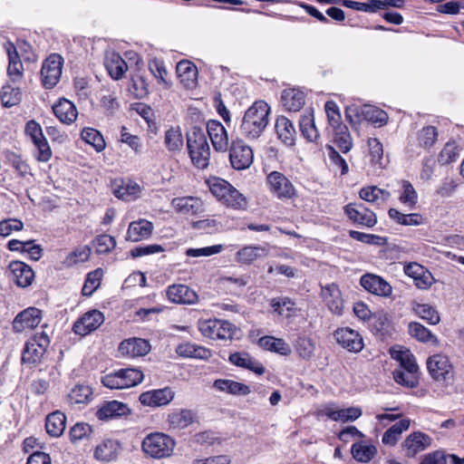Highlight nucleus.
Returning <instances> with one entry per match:
<instances>
[{
    "label": "nucleus",
    "instance_id": "43",
    "mask_svg": "<svg viewBox=\"0 0 464 464\" xmlns=\"http://www.w3.org/2000/svg\"><path fill=\"white\" fill-rule=\"evenodd\" d=\"M270 305L274 313L285 318H290L295 313V302L286 296L272 298Z\"/></svg>",
    "mask_w": 464,
    "mask_h": 464
},
{
    "label": "nucleus",
    "instance_id": "20",
    "mask_svg": "<svg viewBox=\"0 0 464 464\" xmlns=\"http://www.w3.org/2000/svg\"><path fill=\"white\" fill-rule=\"evenodd\" d=\"M41 322V311L35 307H29L20 312L13 322L15 332H22L26 328H34Z\"/></svg>",
    "mask_w": 464,
    "mask_h": 464
},
{
    "label": "nucleus",
    "instance_id": "3",
    "mask_svg": "<svg viewBox=\"0 0 464 464\" xmlns=\"http://www.w3.org/2000/svg\"><path fill=\"white\" fill-rule=\"evenodd\" d=\"M143 372L135 368H123L102 377V383L109 389H127L143 381Z\"/></svg>",
    "mask_w": 464,
    "mask_h": 464
},
{
    "label": "nucleus",
    "instance_id": "55",
    "mask_svg": "<svg viewBox=\"0 0 464 464\" xmlns=\"http://www.w3.org/2000/svg\"><path fill=\"white\" fill-rule=\"evenodd\" d=\"M222 203L228 208L237 210L246 209L247 207L246 198L240 193L235 187H232Z\"/></svg>",
    "mask_w": 464,
    "mask_h": 464
},
{
    "label": "nucleus",
    "instance_id": "9",
    "mask_svg": "<svg viewBox=\"0 0 464 464\" xmlns=\"http://www.w3.org/2000/svg\"><path fill=\"white\" fill-rule=\"evenodd\" d=\"M336 343L350 353H359L364 347L362 336L350 327L338 328L334 332Z\"/></svg>",
    "mask_w": 464,
    "mask_h": 464
},
{
    "label": "nucleus",
    "instance_id": "19",
    "mask_svg": "<svg viewBox=\"0 0 464 464\" xmlns=\"http://www.w3.org/2000/svg\"><path fill=\"white\" fill-rule=\"evenodd\" d=\"M207 132L215 150L223 152L227 150V132L220 121L217 120H209L207 122Z\"/></svg>",
    "mask_w": 464,
    "mask_h": 464
},
{
    "label": "nucleus",
    "instance_id": "12",
    "mask_svg": "<svg viewBox=\"0 0 464 464\" xmlns=\"http://www.w3.org/2000/svg\"><path fill=\"white\" fill-rule=\"evenodd\" d=\"M427 368L431 377L438 382L447 381L452 376V365L443 354H434L427 360Z\"/></svg>",
    "mask_w": 464,
    "mask_h": 464
},
{
    "label": "nucleus",
    "instance_id": "23",
    "mask_svg": "<svg viewBox=\"0 0 464 464\" xmlns=\"http://www.w3.org/2000/svg\"><path fill=\"white\" fill-rule=\"evenodd\" d=\"M119 351L123 355L143 356L150 351V344L145 339L134 337L122 341L119 345Z\"/></svg>",
    "mask_w": 464,
    "mask_h": 464
},
{
    "label": "nucleus",
    "instance_id": "18",
    "mask_svg": "<svg viewBox=\"0 0 464 464\" xmlns=\"http://www.w3.org/2000/svg\"><path fill=\"white\" fill-rule=\"evenodd\" d=\"M131 413L128 404L118 401H105L96 411V417L101 420H108L127 417Z\"/></svg>",
    "mask_w": 464,
    "mask_h": 464
},
{
    "label": "nucleus",
    "instance_id": "13",
    "mask_svg": "<svg viewBox=\"0 0 464 464\" xmlns=\"http://www.w3.org/2000/svg\"><path fill=\"white\" fill-rule=\"evenodd\" d=\"M104 321L103 314L98 310L85 313L72 326L74 334L85 336L95 331Z\"/></svg>",
    "mask_w": 464,
    "mask_h": 464
},
{
    "label": "nucleus",
    "instance_id": "44",
    "mask_svg": "<svg viewBox=\"0 0 464 464\" xmlns=\"http://www.w3.org/2000/svg\"><path fill=\"white\" fill-rule=\"evenodd\" d=\"M5 49L9 61L7 67V72L9 76L14 79L21 77L23 74L24 67L15 46L13 44L9 43L5 46Z\"/></svg>",
    "mask_w": 464,
    "mask_h": 464
},
{
    "label": "nucleus",
    "instance_id": "14",
    "mask_svg": "<svg viewBox=\"0 0 464 464\" xmlns=\"http://www.w3.org/2000/svg\"><path fill=\"white\" fill-rule=\"evenodd\" d=\"M174 395L171 388L165 387L142 392L139 401L144 406L161 407L168 405L174 399Z\"/></svg>",
    "mask_w": 464,
    "mask_h": 464
},
{
    "label": "nucleus",
    "instance_id": "51",
    "mask_svg": "<svg viewBox=\"0 0 464 464\" xmlns=\"http://www.w3.org/2000/svg\"><path fill=\"white\" fill-rule=\"evenodd\" d=\"M351 452L357 461L368 462L374 457L377 452V449L373 445L354 443L352 446Z\"/></svg>",
    "mask_w": 464,
    "mask_h": 464
},
{
    "label": "nucleus",
    "instance_id": "61",
    "mask_svg": "<svg viewBox=\"0 0 464 464\" xmlns=\"http://www.w3.org/2000/svg\"><path fill=\"white\" fill-rule=\"evenodd\" d=\"M8 163L16 170L19 176L25 177L31 174V168L23 157L14 152H9L6 155Z\"/></svg>",
    "mask_w": 464,
    "mask_h": 464
},
{
    "label": "nucleus",
    "instance_id": "57",
    "mask_svg": "<svg viewBox=\"0 0 464 464\" xmlns=\"http://www.w3.org/2000/svg\"><path fill=\"white\" fill-rule=\"evenodd\" d=\"M22 93L19 88L10 85L4 86L0 92L2 105L6 108L13 107L21 102Z\"/></svg>",
    "mask_w": 464,
    "mask_h": 464
},
{
    "label": "nucleus",
    "instance_id": "4",
    "mask_svg": "<svg viewBox=\"0 0 464 464\" xmlns=\"http://www.w3.org/2000/svg\"><path fill=\"white\" fill-rule=\"evenodd\" d=\"M175 440L167 434L154 432L147 435L142 441L143 451L153 459L169 457L175 448Z\"/></svg>",
    "mask_w": 464,
    "mask_h": 464
},
{
    "label": "nucleus",
    "instance_id": "59",
    "mask_svg": "<svg viewBox=\"0 0 464 464\" xmlns=\"http://www.w3.org/2000/svg\"><path fill=\"white\" fill-rule=\"evenodd\" d=\"M103 272L101 268H97L88 273L84 285L82 289V294L84 296H91L93 292L99 287Z\"/></svg>",
    "mask_w": 464,
    "mask_h": 464
},
{
    "label": "nucleus",
    "instance_id": "39",
    "mask_svg": "<svg viewBox=\"0 0 464 464\" xmlns=\"http://www.w3.org/2000/svg\"><path fill=\"white\" fill-rule=\"evenodd\" d=\"M258 344L266 351L277 353L281 355H288L291 353L290 346L281 338L263 336L259 338Z\"/></svg>",
    "mask_w": 464,
    "mask_h": 464
},
{
    "label": "nucleus",
    "instance_id": "48",
    "mask_svg": "<svg viewBox=\"0 0 464 464\" xmlns=\"http://www.w3.org/2000/svg\"><path fill=\"white\" fill-rule=\"evenodd\" d=\"M390 218L402 226H419L423 224V218L419 213L402 214L396 208L388 211Z\"/></svg>",
    "mask_w": 464,
    "mask_h": 464
},
{
    "label": "nucleus",
    "instance_id": "46",
    "mask_svg": "<svg viewBox=\"0 0 464 464\" xmlns=\"http://www.w3.org/2000/svg\"><path fill=\"white\" fill-rule=\"evenodd\" d=\"M362 120L379 124L382 126L388 121L387 113L372 105L364 104L361 106Z\"/></svg>",
    "mask_w": 464,
    "mask_h": 464
},
{
    "label": "nucleus",
    "instance_id": "1",
    "mask_svg": "<svg viewBox=\"0 0 464 464\" xmlns=\"http://www.w3.org/2000/svg\"><path fill=\"white\" fill-rule=\"evenodd\" d=\"M270 107L264 101L254 102L245 112L239 126V133L247 140H256L268 124Z\"/></svg>",
    "mask_w": 464,
    "mask_h": 464
},
{
    "label": "nucleus",
    "instance_id": "47",
    "mask_svg": "<svg viewBox=\"0 0 464 464\" xmlns=\"http://www.w3.org/2000/svg\"><path fill=\"white\" fill-rule=\"evenodd\" d=\"M81 138L83 141L92 145L97 152L102 151L106 147L102 134L96 129L83 128L81 132Z\"/></svg>",
    "mask_w": 464,
    "mask_h": 464
},
{
    "label": "nucleus",
    "instance_id": "54",
    "mask_svg": "<svg viewBox=\"0 0 464 464\" xmlns=\"http://www.w3.org/2000/svg\"><path fill=\"white\" fill-rule=\"evenodd\" d=\"M210 192L220 202L227 197V192L232 188V185L220 178H214L208 181Z\"/></svg>",
    "mask_w": 464,
    "mask_h": 464
},
{
    "label": "nucleus",
    "instance_id": "35",
    "mask_svg": "<svg viewBox=\"0 0 464 464\" xmlns=\"http://www.w3.org/2000/svg\"><path fill=\"white\" fill-rule=\"evenodd\" d=\"M213 387L223 392H227L232 395H247L250 393V387L233 380L228 379H218L214 382Z\"/></svg>",
    "mask_w": 464,
    "mask_h": 464
},
{
    "label": "nucleus",
    "instance_id": "17",
    "mask_svg": "<svg viewBox=\"0 0 464 464\" xmlns=\"http://www.w3.org/2000/svg\"><path fill=\"white\" fill-rule=\"evenodd\" d=\"M321 296L325 305L334 314H343V300L341 290L336 284H330L322 287Z\"/></svg>",
    "mask_w": 464,
    "mask_h": 464
},
{
    "label": "nucleus",
    "instance_id": "52",
    "mask_svg": "<svg viewBox=\"0 0 464 464\" xmlns=\"http://www.w3.org/2000/svg\"><path fill=\"white\" fill-rule=\"evenodd\" d=\"M340 5L344 7L366 13H375L380 10L381 0H368L367 2H356L353 0H342Z\"/></svg>",
    "mask_w": 464,
    "mask_h": 464
},
{
    "label": "nucleus",
    "instance_id": "53",
    "mask_svg": "<svg viewBox=\"0 0 464 464\" xmlns=\"http://www.w3.org/2000/svg\"><path fill=\"white\" fill-rule=\"evenodd\" d=\"M438 139V131L434 126L429 125L419 130L417 135L418 144L424 150L430 149Z\"/></svg>",
    "mask_w": 464,
    "mask_h": 464
},
{
    "label": "nucleus",
    "instance_id": "63",
    "mask_svg": "<svg viewBox=\"0 0 464 464\" xmlns=\"http://www.w3.org/2000/svg\"><path fill=\"white\" fill-rule=\"evenodd\" d=\"M129 91L137 99H142L149 94L148 83L143 76L137 75L132 77L129 85Z\"/></svg>",
    "mask_w": 464,
    "mask_h": 464
},
{
    "label": "nucleus",
    "instance_id": "11",
    "mask_svg": "<svg viewBox=\"0 0 464 464\" xmlns=\"http://www.w3.org/2000/svg\"><path fill=\"white\" fill-rule=\"evenodd\" d=\"M432 442V439L421 431H413L409 434L401 443V448L405 451V456L414 458L418 453L428 449Z\"/></svg>",
    "mask_w": 464,
    "mask_h": 464
},
{
    "label": "nucleus",
    "instance_id": "27",
    "mask_svg": "<svg viewBox=\"0 0 464 464\" xmlns=\"http://www.w3.org/2000/svg\"><path fill=\"white\" fill-rule=\"evenodd\" d=\"M268 255V250L262 246H245L236 253V261L243 265H250L256 260L262 259Z\"/></svg>",
    "mask_w": 464,
    "mask_h": 464
},
{
    "label": "nucleus",
    "instance_id": "24",
    "mask_svg": "<svg viewBox=\"0 0 464 464\" xmlns=\"http://www.w3.org/2000/svg\"><path fill=\"white\" fill-rule=\"evenodd\" d=\"M121 450V447L117 440L107 439L96 446L94 458L99 461L110 462L118 458Z\"/></svg>",
    "mask_w": 464,
    "mask_h": 464
},
{
    "label": "nucleus",
    "instance_id": "36",
    "mask_svg": "<svg viewBox=\"0 0 464 464\" xmlns=\"http://www.w3.org/2000/svg\"><path fill=\"white\" fill-rule=\"evenodd\" d=\"M65 415L63 412L56 411L53 413L48 414L46 417V431L50 436L58 438L63 433L65 430Z\"/></svg>",
    "mask_w": 464,
    "mask_h": 464
},
{
    "label": "nucleus",
    "instance_id": "10",
    "mask_svg": "<svg viewBox=\"0 0 464 464\" xmlns=\"http://www.w3.org/2000/svg\"><path fill=\"white\" fill-rule=\"evenodd\" d=\"M267 184L269 190L280 199H289L295 195L292 182L281 172L272 171L268 174Z\"/></svg>",
    "mask_w": 464,
    "mask_h": 464
},
{
    "label": "nucleus",
    "instance_id": "42",
    "mask_svg": "<svg viewBox=\"0 0 464 464\" xmlns=\"http://www.w3.org/2000/svg\"><path fill=\"white\" fill-rule=\"evenodd\" d=\"M173 204L177 211L184 215H195L202 208L201 200L193 197L175 198Z\"/></svg>",
    "mask_w": 464,
    "mask_h": 464
},
{
    "label": "nucleus",
    "instance_id": "45",
    "mask_svg": "<svg viewBox=\"0 0 464 464\" xmlns=\"http://www.w3.org/2000/svg\"><path fill=\"white\" fill-rule=\"evenodd\" d=\"M300 131L308 141H316L319 138V132L314 125V114L307 112L301 116L299 121Z\"/></svg>",
    "mask_w": 464,
    "mask_h": 464
},
{
    "label": "nucleus",
    "instance_id": "7",
    "mask_svg": "<svg viewBox=\"0 0 464 464\" xmlns=\"http://www.w3.org/2000/svg\"><path fill=\"white\" fill-rule=\"evenodd\" d=\"M254 153L248 145L242 140H233L229 147V160L231 166L237 170L248 169L253 163Z\"/></svg>",
    "mask_w": 464,
    "mask_h": 464
},
{
    "label": "nucleus",
    "instance_id": "5",
    "mask_svg": "<svg viewBox=\"0 0 464 464\" xmlns=\"http://www.w3.org/2000/svg\"><path fill=\"white\" fill-rule=\"evenodd\" d=\"M199 332L212 340H231L236 327L227 321L208 319L198 322Z\"/></svg>",
    "mask_w": 464,
    "mask_h": 464
},
{
    "label": "nucleus",
    "instance_id": "58",
    "mask_svg": "<svg viewBox=\"0 0 464 464\" xmlns=\"http://www.w3.org/2000/svg\"><path fill=\"white\" fill-rule=\"evenodd\" d=\"M459 156V149L455 140L448 141L439 154L438 161L440 165H447L456 161Z\"/></svg>",
    "mask_w": 464,
    "mask_h": 464
},
{
    "label": "nucleus",
    "instance_id": "26",
    "mask_svg": "<svg viewBox=\"0 0 464 464\" xmlns=\"http://www.w3.org/2000/svg\"><path fill=\"white\" fill-rule=\"evenodd\" d=\"M229 362L238 367L247 369L258 375H262L266 369L262 363L245 352H237L229 355Z\"/></svg>",
    "mask_w": 464,
    "mask_h": 464
},
{
    "label": "nucleus",
    "instance_id": "6",
    "mask_svg": "<svg viewBox=\"0 0 464 464\" xmlns=\"http://www.w3.org/2000/svg\"><path fill=\"white\" fill-rule=\"evenodd\" d=\"M63 59L58 53H52L44 63L41 69L42 83L44 88L52 89L62 75Z\"/></svg>",
    "mask_w": 464,
    "mask_h": 464
},
{
    "label": "nucleus",
    "instance_id": "38",
    "mask_svg": "<svg viewBox=\"0 0 464 464\" xmlns=\"http://www.w3.org/2000/svg\"><path fill=\"white\" fill-rule=\"evenodd\" d=\"M334 142L343 153H347L353 147V139L345 124L333 127Z\"/></svg>",
    "mask_w": 464,
    "mask_h": 464
},
{
    "label": "nucleus",
    "instance_id": "16",
    "mask_svg": "<svg viewBox=\"0 0 464 464\" xmlns=\"http://www.w3.org/2000/svg\"><path fill=\"white\" fill-rule=\"evenodd\" d=\"M361 285L369 293L379 296H390L392 293V287L382 277L373 275L365 274L360 279Z\"/></svg>",
    "mask_w": 464,
    "mask_h": 464
},
{
    "label": "nucleus",
    "instance_id": "28",
    "mask_svg": "<svg viewBox=\"0 0 464 464\" xmlns=\"http://www.w3.org/2000/svg\"><path fill=\"white\" fill-rule=\"evenodd\" d=\"M196 414L192 410L175 409L168 416L171 429H185L195 421Z\"/></svg>",
    "mask_w": 464,
    "mask_h": 464
},
{
    "label": "nucleus",
    "instance_id": "30",
    "mask_svg": "<svg viewBox=\"0 0 464 464\" xmlns=\"http://www.w3.org/2000/svg\"><path fill=\"white\" fill-rule=\"evenodd\" d=\"M276 131L279 140L286 146L295 144V130L292 121L285 116H279L276 121Z\"/></svg>",
    "mask_w": 464,
    "mask_h": 464
},
{
    "label": "nucleus",
    "instance_id": "2",
    "mask_svg": "<svg viewBox=\"0 0 464 464\" xmlns=\"http://www.w3.org/2000/svg\"><path fill=\"white\" fill-rule=\"evenodd\" d=\"M187 148L195 167L204 169L209 165L210 148L200 127L193 126L187 132Z\"/></svg>",
    "mask_w": 464,
    "mask_h": 464
},
{
    "label": "nucleus",
    "instance_id": "49",
    "mask_svg": "<svg viewBox=\"0 0 464 464\" xmlns=\"http://www.w3.org/2000/svg\"><path fill=\"white\" fill-rule=\"evenodd\" d=\"M183 143V136L179 127H171L165 132L164 144L169 151H179Z\"/></svg>",
    "mask_w": 464,
    "mask_h": 464
},
{
    "label": "nucleus",
    "instance_id": "33",
    "mask_svg": "<svg viewBox=\"0 0 464 464\" xmlns=\"http://www.w3.org/2000/svg\"><path fill=\"white\" fill-rule=\"evenodd\" d=\"M324 414L331 420L335 421H353L359 419L362 411L358 407H349L346 409H334L332 407H326L324 409Z\"/></svg>",
    "mask_w": 464,
    "mask_h": 464
},
{
    "label": "nucleus",
    "instance_id": "64",
    "mask_svg": "<svg viewBox=\"0 0 464 464\" xmlns=\"http://www.w3.org/2000/svg\"><path fill=\"white\" fill-rule=\"evenodd\" d=\"M90 255L91 249L87 246L78 247L65 257L63 264L66 266H72L80 262L87 261Z\"/></svg>",
    "mask_w": 464,
    "mask_h": 464
},
{
    "label": "nucleus",
    "instance_id": "8",
    "mask_svg": "<svg viewBox=\"0 0 464 464\" xmlns=\"http://www.w3.org/2000/svg\"><path fill=\"white\" fill-rule=\"evenodd\" d=\"M343 211L347 218L358 226L372 227L377 223L376 214L362 203H349L344 206Z\"/></svg>",
    "mask_w": 464,
    "mask_h": 464
},
{
    "label": "nucleus",
    "instance_id": "62",
    "mask_svg": "<svg viewBox=\"0 0 464 464\" xmlns=\"http://www.w3.org/2000/svg\"><path fill=\"white\" fill-rule=\"evenodd\" d=\"M416 314L427 321L430 324H437L440 323V315L437 310L428 304H417L415 307Z\"/></svg>",
    "mask_w": 464,
    "mask_h": 464
},
{
    "label": "nucleus",
    "instance_id": "41",
    "mask_svg": "<svg viewBox=\"0 0 464 464\" xmlns=\"http://www.w3.org/2000/svg\"><path fill=\"white\" fill-rule=\"evenodd\" d=\"M359 196L364 201L380 205L390 198L391 193L376 186H368L360 189Z\"/></svg>",
    "mask_w": 464,
    "mask_h": 464
},
{
    "label": "nucleus",
    "instance_id": "15",
    "mask_svg": "<svg viewBox=\"0 0 464 464\" xmlns=\"http://www.w3.org/2000/svg\"><path fill=\"white\" fill-rule=\"evenodd\" d=\"M12 280L19 287H27L32 285L34 279V272L30 266L24 262L14 260L8 266Z\"/></svg>",
    "mask_w": 464,
    "mask_h": 464
},
{
    "label": "nucleus",
    "instance_id": "29",
    "mask_svg": "<svg viewBox=\"0 0 464 464\" xmlns=\"http://www.w3.org/2000/svg\"><path fill=\"white\" fill-rule=\"evenodd\" d=\"M304 93L297 89L284 90L281 94L283 107L288 111H298L304 104Z\"/></svg>",
    "mask_w": 464,
    "mask_h": 464
},
{
    "label": "nucleus",
    "instance_id": "34",
    "mask_svg": "<svg viewBox=\"0 0 464 464\" xmlns=\"http://www.w3.org/2000/svg\"><path fill=\"white\" fill-rule=\"evenodd\" d=\"M392 358L398 361L402 369L410 374H416L418 372V365L415 357L408 349H395L390 350Z\"/></svg>",
    "mask_w": 464,
    "mask_h": 464
},
{
    "label": "nucleus",
    "instance_id": "21",
    "mask_svg": "<svg viewBox=\"0 0 464 464\" xmlns=\"http://www.w3.org/2000/svg\"><path fill=\"white\" fill-rule=\"evenodd\" d=\"M169 300L175 304H192L198 301V295L186 285H172L167 289Z\"/></svg>",
    "mask_w": 464,
    "mask_h": 464
},
{
    "label": "nucleus",
    "instance_id": "22",
    "mask_svg": "<svg viewBox=\"0 0 464 464\" xmlns=\"http://www.w3.org/2000/svg\"><path fill=\"white\" fill-rule=\"evenodd\" d=\"M154 229L152 222L140 218L139 220L130 223L126 239L131 242H138L140 240L148 239Z\"/></svg>",
    "mask_w": 464,
    "mask_h": 464
},
{
    "label": "nucleus",
    "instance_id": "32",
    "mask_svg": "<svg viewBox=\"0 0 464 464\" xmlns=\"http://www.w3.org/2000/svg\"><path fill=\"white\" fill-rule=\"evenodd\" d=\"M176 353L179 356L184 358L208 360L211 357L209 349L191 343H180L177 346Z\"/></svg>",
    "mask_w": 464,
    "mask_h": 464
},
{
    "label": "nucleus",
    "instance_id": "60",
    "mask_svg": "<svg viewBox=\"0 0 464 464\" xmlns=\"http://www.w3.org/2000/svg\"><path fill=\"white\" fill-rule=\"evenodd\" d=\"M401 189L400 201L410 208H414L418 202V194L412 184L408 180H402Z\"/></svg>",
    "mask_w": 464,
    "mask_h": 464
},
{
    "label": "nucleus",
    "instance_id": "37",
    "mask_svg": "<svg viewBox=\"0 0 464 464\" xmlns=\"http://www.w3.org/2000/svg\"><path fill=\"white\" fill-rule=\"evenodd\" d=\"M411 425V420L409 419H402L393 425H392L382 435V442L387 446H394L401 433L407 430H409Z\"/></svg>",
    "mask_w": 464,
    "mask_h": 464
},
{
    "label": "nucleus",
    "instance_id": "25",
    "mask_svg": "<svg viewBox=\"0 0 464 464\" xmlns=\"http://www.w3.org/2000/svg\"><path fill=\"white\" fill-rule=\"evenodd\" d=\"M53 111L59 121L65 124H72L78 116V111L74 103L65 98L60 99L53 106Z\"/></svg>",
    "mask_w": 464,
    "mask_h": 464
},
{
    "label": "nucleus",
    "instance_id": "40",
    "mask_svg": "<svg viewBox=\"0 0 464 464\" xmlns=\"http://www.w3.org/2000/svg\"><path fill=\"white\" fill-rule=\"evenodd\" d=\"M105 66L109 74L114 80H120L128 69L126 62L119 53H115L106 58Z\"/></svg>",
    "mask_w": 464,
    "mask_h": 464
},
{
    "label": "nucleus",
    "instance_id": "50",
    "mask_svg": "<svg viewBox=\"0 0 464 464\" xmlns=\"http://www.w3.org/2000/svg\"><path fill=\"white\" fill-rule=\"evenodd\" d=\"M92 391L90 386L79 384L74 386L67 395L70 404L87 403L90 401Z\"/></svg>",
    "mask_w": 464,
    "mask_h": 464
},
{
    "label": "nucleus",
    "instance_id": "31",
    "mask_svg": "<svg viewBox=\"0 0 464 464\" xmlns=\"http://www.w3.org/2000/svg\"><path fill=\"white\" fill-rule=\"evenodd\" d=\"M176 72L185 87L191 88L195 85L198 78V69L193 63L187 60L179 62L176 66Z\"/></svg>",
    "mask_w": 464,
    "mask_h": 464
},
{
    "label": "nucleus",
    "instance_id": "56",
    "mask_svg": "<svg viewBox=\"0 0 464 464\" xmlns=\"http://www.w3.org/2000/svg\"><path fill=\"white\" fill-rule=\"evenodd\" d=\"M45 352L33 343L26 342L22 353V362L25 364H36L41 362Z\"/></svg>",
    "mask_w": 464,
    "mask_h": 464
}]
</instances>
